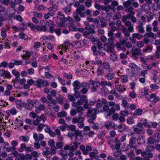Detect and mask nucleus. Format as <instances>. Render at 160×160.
<instances>
[{"instance_id":"nucleus-1","label":"nucleus","mask_w":160,"mask_h":160,"mask_svg":"<svg viewBox=\"0 0 160 160\" xmlns=\"http://www.w3.org/2000/svg\"><path fill=\"white\" fill-rule=\"evenodd\" d=\"M102 110V111L101 110V112H106L105 113V117L107 119L109 118L112 113H114L115 112V110L114 108L112 107L109 109V106L107 105L103 106Z\"/></svg>"},{"instance_id":"nucleus-2","label":"nucleus","mask_w":160,"mask_h":160,"mask_svg":"<svg viewBox=\"0 0 160 160\" xmlns=\"http://www.w3.org/2000/svg\"><path fill=\"white\" fill-rule=\"evenodd\" d=\"M37 103H39V101L37 99L32 100L28 99L25 104V107L27 109L31 110L33 107L36 105Z\"/></svg>"},{"instance_id":"nucleus-3","label":"nucleus","mask_w":160,"mask_h":160,"mask_svg":"<svg viewBox=\"0 0 160 160\" xmlns=\"http://www.w3.org/2000/svg\"><path fill=\"white\" fill-rule=\"evenodd\" d=\"M146 98L147 100L151 101L153 103H155L159 101V98L158 97L156 96V94L155 93H152L150 95L149 94L147 95Z\"/></svg>"},{"instance_id":"nucleus-4","label":"nucleus","mask_w":160,"mask_h":160,"mask_svg":"<svg viewBox=\"0 0 160 160\" xmlns=\"http://www.w3.org/2000/svg\"><path fill=\"white\" fill-rule=\"evenodd\" d=\"M81 86L82 87V89L80 91V92L83 94H86L90 88L89 84L86 82H83L82 83Z\"/></svg>"},{"instance_id":"nucleus-5","label":"nucleus","mask_w":160,"mask_h":160,"mask_svg":"<svg viewBox=\"0 0 160 160\" xmlns=\"http://www.w3.org/2000/svg\"><path fill=\"white\" fill-rule=\"evenodd\" d=\"M35 107V111L37 113H40L41 111L44 110L45 108V106L41 104L40 101L39 103H37Z\"/></svg>"},{"instance_id":"nucleus-6","label":"nucleus","mask_w":160,"mask_h":160,"mask_svg":"<svg viewBox=\"0 0 160 160\" xmlns=\"http://www.w3.org/2000/svg\"><path fill=\"white\" fill-rule=\"evenodd\" d=\"M147 120L145 119H142L141 120V123H138L137 124V127L140 128H143V125L147 128H151V126L148 122H147Z\"/></svg>"},{"instance_id":"nucleus-7","label":"nucleus","mask_w":160,"mask_h":160,"mask_svg":"<svg viewBox=\"0 0 160 160\" xmlns=\"http://www.w3.org/2000/svg\"><path fill=\"white\" fill-rule=\"evenodd\" d=\"M89 83L92 86V87L91 88V90L92 91H96L97 88L100 85V82L98 81H94L93 80H90Z\"/></svg>"},{"instance_id":"nucleus-8","label":"nucleus","mask_w":160,"mask_h":160,"mask_svg":"<svg viewBox=\"0 0 160 160\" xmlns=\"http://www.w3.org/2000/svg\"><path fill=\"white\" fill-rule=\"evenodd\" d=\"M87 20L89 22H93L94 23L95 25L92 24V27L94 28H97L99 25V21L97 19L88 17L87 18Z\"/></svg>"},{"instance_id":"nucleus-9","label":"nucleus","mask_w":160,"mask_h":160,"mask_svg":"<svg viewBox=\"0 0 160 160\" xmlns=\"http://www.w3.org/2000/svg\"><path fill=\"white\" fill-rule=\"evenodd\" d=\"M0 76H4L8 79H10L12 77L11 74L9 71L3 70H0Z\"/></svg>"},{"instance_id":"nucleus-10","label":"nucleus","mask_w":160,"mask_h":160,"mask_svg":"<svg viewBox=\"0 0 160 160\" xmlns=\"http://www.w3.org/2000/svg\"><path fill=\"white\" fill-rule=\"evenodd\" d=\"M82 132L79 130H76L75 131L74 134L75 135L76 140L79 141L82 140Z\"/></svg>"},{"instance_id":"nucleus-11","label":"nucleus","mask_w":160,"mask_h":160,"mask_svg":"<svg viewBox=\"0 0 160 160\" xmlns=\"http://www.w3.org/2000/svg\"><path fill=\"white\" fill-rule=\"evenodd\" d=\"M72 84L74 87V91L78 90L81 88V84L79 81L78 80L74 81Z\"/></svg>"},{"instance_id":"nucleus-12","label":"nucleus","mask_w":160,"mask_h":160,"mask_svg":"<svg viewBox=\"0 0 160 160\" xmlns=\"http://www.w3.org/2000/svg\"><path fill=\"white\" fill-rule=\"evenodd\" d=\"M105 127L108 129L112 128L116 129L114 123L113 122L108 121L105 123Z\"/></svg>"},{"instance_id":"nucleus-13","label":"nucleus","mask_w":160,"mask_h":160,"mask_svg":"<svg viewBox=\"0 0 160 160\" xmlns=\"http://www.w3.org/2000/svg\"><path fill=\"white\" fill-rule=\"evenodd\" d=\"M126 26H128V30L131 32H133L134 31V28L133 25L129 21H128L125 23Z\"/></svg>"},{"instance_id":"nucleus-14","label":"nucleus","mask_w":160,"mask_h":160,"mask_svg":"<svg viewBox=\"0 0 160 160\" xmlns=\"http://www.w3.org/2000/svg\"><path fill=\"white\" fill-rule=\"evenodd\" d=\"M80 143L78 142H72L70 144V150L72 152L76 150Z\"/></svg>"},{"instance_id":"nucleus-15","label":"nucleus","mask_w":160,"mask_h":160,"mask_svg":"<svg viewBox=\"0 0 160 160\" xmlns=\"http://www.w3.org/2000/svg\"><path fill=\"white\" fill-rule=\"evenodd\" d=\"M136 140V138L135 137H132L130 138L129 142V145L130 148H136L135 145Z\"/></svg>"},{"instance_id":"nucleus-16","label":"nucleus","mask_w":160,"mask_h":160,"mask_svg":"<svg viewBox=\"0 0 160 160\" xmlns=\"http://www.w3.org/2000/svg\"><path fill=\"white\" fill-rule=\"evenodd\" d=\"M85 9V6L83 5H81L79 7V8H78L76 9V12L77 13L79 14H83V16H84V12H81V11H84Z\"/></svg>"},{"instance_id":"nucleus-17","label":"nucleus","mask_w":160,"mask_h":160,"mask_svg":"<svg viewBox=\"0 0 160 160\" xmlns=\"http://www.w3.org/2000/svg\"><path fill=\"white\" fill-rule=\"evenodd\" d=\"M47 26L46 24L42 26H37L36 29L39 31H44L45 32H48V29L47 28Z\"/></svg>"},{"instance_id":"nucleus-18","label":"nucleus","mask_w":160,"mask_h":160,"mask_svg":"<svg viewBox=\"0 0 160 160\" xmlns=\"http://www.w3.org/2000/svg\"><path fill=\"white\" fill-rule=\"evenodd\" d=\"M115 75L113 73L110 72L106 74L105 78L107 80H111L114 78Z\"/></svg>"},{"instance_id":"nucleus-19","label":"nucleus","mask_w":160,"mask_h":160,"mask_svg":"<svg viewBox=\"0 0 160 160\" xmlns=\"http://www.w3.org/2000/svg\"><path fill=\"white\" fill-rule=\"evenodd\" d=\"M86 98V96L83 95L80 99L78 100L77 101V103L78 104V106H80V105H82L83 102L85 103L87 102V100L85 99Z\"/></svg>"},{"instance_id":"nucleus-20","label":"nucleus","mask_w":160,"mask_h":160,"mask_svg":"<svg viewBox=\"0 0 160 160\" xmlns=\"http://www.w3.org/2000/svg\"><path fill=\"white\" fill-rule=\"evenodd\" d=\"M101 93L103 96H106L109 94V92L106 87H103L101 88Z\"/></svg>"},{"instance_id":"nucleus-21","label":"nucleus","mask_w":160,"mask_h":160,"mask_svg":"<svg viewBox=\"0 0 160 160\" xmlns=\"http://www.w3.org/2000/svg\"><path fill=\"white\" fill-rule=\"evenodd\" d=\"M144 137L142 135H139L138 137L137 141L138 143L139 144H143L145 142Z\"/></svg>"},{"instance_id":"nucleus-22","label":"nucleus","mask_w":160,"mask_h":160,"mask_svg":"<svg viewBox=\"0 0 160 160\" xmlns=\"http://www.w3.org/2000/svg\"><path fill=\"white\" fill-rule=\"evenodd\" d=\"M64 49L66 51L68 49L72 48L73 47V44L69 42H66L64 43Z\"/></svg>"},{"instance_id":"nucleus-23","label":"nucleus","mask_w":160,"mask_h":160,"mask_svg":"<svg viewBox=\"0 0 160 160\" xmlns=\"http://www.w3.org/2000/svg\"><path fill=\"white\" fill-rule=\"evenodd\" d=\"M57 17L58 19H59L60 21H65L66 20V18H65L64 14L61 12H58Z\"/></svg>"},{"instance_id":"nucleus-24","label":"nucleus","mask_w":160,"mask_h":160,"mask_svg":"<svg viewBox=\"0 0 160 160\" xmlns=\"http://www.w3.org/2000/svg\"><path fill=\"white\" fill-rule=\"evenodd\" d=\"M84 23L86 25V26L84 28L85 30L89 31L90 32H91L92 34L93 33L95 32L94 30L91 28V27L89 25H88L87 22H85Z\"/></svg>"},{"instance_id":"nucleus-25","label":"nucleus","mask_w":160,"mask_h":160,"mask_svg":"<svg viewBox=\"0 0 160 160\" xmlns=\"http://www.w3.org/2000/svg\"><path fill=\"white\" fill-rule=\"evenodd\" d=\"M115 88L116 89L117 91L121 93H122L124 91L126 90V88H124L123 86H122L121 85H116Z\"/></svg>"},{"instance_id":"nucleus-26","label":"nucleus","mask_w":160,"mask_h":160,"mask_svg":"<svg viewBox=\"0 0 160 160\" xmlns=\"http://www.w3.org/2000/svg\"><path fill=\"white\" fill-rule=\"evenodd\" d=\"M133 128L134 131L138 134H139L141 132H143V130L142 129V128H139L137 127V126L134 125L133 126Z\"/></svg>"},{"instance_id":"nucleus-27","label":"nucleus","mask_w":160,"mask_h":160,"mask_svg":"<svg viewBox=\"0 0 160 160\" xmlns=\"http://www.w3.org/2000/svg\"><path fill=\"white\" fill-rule=\"evenodd\" d=\"M20 141L24 142H28L29 140V137L28 135L21 136L19 137Z\"/></svg>"},{"instance_id":"nucleus-28","label":"nucleus","mask_w":160,"mask_h":160,"mask_svg":"<svg viewBox=\"0 0 160 160\" xmlns=\"http://www.w3.org/2000/svg\"><path fill=\"white\" fill-rule=\"evenodd\" d=\"M139 93H141V95L142 96H145L146 97L147 95H148V89L145 88L141 89L139 90Z\"/></svg>"},{"instance_id":"nucleus-29","label":"nucleus","mask_w":160,"mask_h":160,"mask_svg":"<svg viewBox=\"0 0 160 160\" xmlns=\"http://www.w3.org/2000/svg\"><path fill=\"white\" fill-rule=\"evenodd\" d=\"M138 24L137 28L139 32L141 33H144L145 32V30L143 27V23L140 22L138 23Z\"/></svg>"},{"instance_id":"nucleus-30","label":"nucleus","mask_w":160,"mask_h":160,"mask_svg":"<svg viewBox=\"0 0 160 160\" xmlns=\"http://www.w3.org/2000/svg\"><path fill=\"white\" fill-rule=\"evenodd\" d=\"M96 113L95 112H94L92 114V116H88L89 118L88 120V122H89L94 124V120L95 119L96 117Z\"/></svg>"},{"instance_id":"nucleus-31","label":"nucleus","mask_w":160,"mask_h":160,"mask_svg":"<svg viewBox=\"0 0 160 160\" xmlns=\"http://www.w3.org/2000/svg\"><path fill=\"white\" fill-rule=\"evenodd\" d=\"M77 112L79 113V116H81L83 114V108L81 106H78L76 108Z\"/></svg>"},{"instance_id":"nucleus-32","label":"nucleus","mask_w":160,"mask_h":160,"mask_svg":"<svg viewBox=\"0 0 160 160\" xmlns=\"http://www.w3.org/2000/svg\"><path fill=\"white\" fill-rule=\"evenodd\" d=\"M66 128L68 130H71L72 131H74L76 129V127L74 125H68L65 124Z\"/></svg>"},{"instance_id":"nucleus-33","label":"nucleus","mask_w":160,"mask_h":160,"mask_svg":"<svg viewBox=\"0 0 160 160\" xmlns=\"http://www.w3.org/2000/svg\"><path fill=\"white\" fill-rule=\"evenodd\" d=\"M132 54L133 55H137L140 52V49L137 48L133 46L132 48Z\"/></svg>"},{"instance_id":"nucleus-34","label":"nucleus","mask_w":160,"mask_h":160,"mask_svg":"<svg viewBox=\"0 0 160 160\" xmlns=\"http://www.w3.org/2000/svg\"><path fill=\"white\" fill-rule=\"evenodd\" d=\"M83 118V117L78 115V118H75L72 119V122L74 124L77 123H78L80 121H82Z\"/></svg>"},{"instance_id":"nucleus-35","label":"nucleus","mask_w":160,"mask_h":160,"mask_svg":"<svg viewBox=\"0 0 160 160\" xmlns=\"http://www.w3.org/2000/svg\"><path fill=\"white\" fill-rule=\"evenodd\" d=\"M0 35L3 38L7 37V34L6 32L7 31V29L4 28H2L0 29Z\"/></svg>"},{"instance_id":"nucleus-36","label":"nucleus","mask_w":160,"mask_h":160,"mask_svg":"<svg viewBox=\"0 0 160 160\" xmlns=\"http://www.w3.org/2000/svg\"><path fill=\"white\" fill-rule=\"evenodd\" d=\"M58 6L56 4L52 5L51 7L49 8H48V10L49 12L52 11L53 12H56L58 10Z\"/></svg>"},{"instance_id":"nucleus-37","label":"nucleus","mask_w":160,"mask_h":160,"mask_svg":"<svg viewBox=\"0 0 160 160\" xmlns=\"http://www.w3.org/2000/svg\"><path fill=\"white\" fill-rule=\"evenodd\" d=\"M142 111L141 109H138L134 111L133 116V117H135L137 116L140 115L142 114Z\"/></svg>"},{"instance_id":"nucleus-38","label":"nucleus","mask_w":160,"mask_h":160,"mask_svg":"<svg viewBox=\"0 0 160 160\" xmlns=\"http://www.w3.org/2000/svg\"><path fill=\"white\" fill-rule=\"evenodd\" d=\"M146 35H148V37H150L153 39H156L157 37V35L154 33L152 32H150L148 33H146L144 36L145 37Z\"/></svg>"},{"instance_id":"nucleus-39","label":"nucleus","mask_w":160,"mask_h":160,"mask_svg":"<svg viewBox=\"0 0 160 160\" xmlns=\"http://www.w3.org/2000/svg\"><path fill=\"white\" fill-rule=\"evenodd\" d=\"M152 73L153 75V79L154 82H156L158 78V76L157 75L158 72L157 71L154 70L152 71Z\"/></svg>"},{"instance_id":"nucleus-40","label":"nucleus","mask_w":160,"mask_h":160,"mask_svg":"<svg viewBox=\"0 0 160 160\" xmlns=\"http://www.w3.org/2000/svg\"><path fill=\"white\" fill-rule=\"evenodd\" d=\"M67 115V112L63 110L61 112L58 113L57 114V116L58 118L65 117Z\"/></svg>"},{"instance_id":"nucleus-41","label":"nucleus","mask_w":160,"mask_h":160,"mask_svg":"<svg viewBox=\"0 0 160 160\" xmlns=\"http://www.w3.org/2000/svg\"><path fill=\"white\" fill-rule=\"evenodd\" d=\"M110 58L111 60L113 61H117L118 58V56L114 53H112L110 55Z\"/></svg>"},{"instance_id":"nucleus-42","label":"nucleus","mask_w":160,"mask_h":160,"mask_svg":"<svg viewBox=\"0 0 160 160\" xmlns=\"http://www.w3.org/2000/svg\"><path fill=\"white\" fill-rule=\"evenodd\" d=\"M69 24L68 26L70 31L72 32H75L77 31V28L72 23H69Z\"/></svg>"},{"instance_id":"nucleus-43","label":"nucleus","mask_w":160,"mask_h":160,"mask_svg":"<svg viewBox=\"0 0 160 160\" xmlns=\"http://www.w3.org/2000/svg\"><path fill=\"white\" fill-rule=\"evenodd\" d=\"M27 147L25 143H21L20 145V147L18 149L19 151L21 152H23L24 150H26Z\"/></svg>"},{"instance_id":"nucleus-44","label":"nucleus","mask_w":160,"mask_h":160,"mask_svg":"<svg viewBox=\"0 0 160 160\" xmlns=\"http://www.w3.org/2000/svg\"><path fill=\"white\" fill-rule=\"evenodd\" d=\"M132 36L133 38H136L138 39L139 40L143 37V36L138 33H133L132 35Z\"/></svg>"},{"instance_id":"nucleus-45","label":"nucleus","mask_w":160,"mask_h":160,"mask_svg":"<svg viewBox=\"0 0 160 160\" xmlns=\"http://www.w3.org/2000/svg\"><path fill=\"white\" fill-rule=\"evenodd\" d=\"M105 52L103 48H100L98 50V54L99 53V54L102 56H103L105 55Z\"/></svg>"},{"instance_id":"nucleus-46","label":"nucleus","mask_w":160,"mask_h":160,"mask_svg":"<svg viewBox=\"0 0 160 160\" xmlns=\"http://www.w3.org/2000/svg\"><path fill=\"white\" fill-rule=\"evenodd\" d=\"M15 124L17 127H19L22 126V121L21 120H18L17 118L15 122Z\"/></svg>"},{"instance_id":"nucleus-47","label":"nucleus","mask_w":160,"mask_h":160,"mask_svg":"<svg viewBox=\"0 0 160 160\" xmlns=\"http://www.w3.org/2000/svg\"><path fill=\"white\" fill-rule=\"evenodd\" d=\"M114 37H109L108 39V42L107 43L106 45H110L113 46L114 43Z\"/></svg>"},{"instance_id":"nucleus-48","label":"nucleus","mask_w":160,"mask_h":160,"mask_svg":"<svg viewBox=\"0 0 160 160\" xmlns=\"http://www.w3.org/2000/svg\"><path fill=\"white\" fill-rule=\"evenodd\" d=\"M38 126L37 127V131H42V129L45 127H47V125L46 124H44L42 123L39 124L38 125Z\"/></svg>"},{"instance_id":"nucleus-49","label":"nucleus","mask_w":160,"mask_h":160,"mask_svg":"<svg viewBox=\"0 0 160 160\" xmlns=\"http://www.w3.org/2000/svg\"><path fill=\"white\" fill-rule=\"evenodd\" d=\"M59 154L64 159H65L68 158V155L67 153L62 151H59Z\"/></svg>"},{"instance_id":"nucleus-50","label":"nucleus","mask_w":160,"mask_h":160,"mask_svg":"<svg viewBox=\"0 0 160 160\" xmlns=\"http://www.w3.org/2000/svg\"><path fill=\"white\" fill-rule=\"evenodd\" d=\"M49 150V149L48 148H45L43 151V152L42 153V155L43 156L48 155L49 153H50Z\"/></svg>"},{"instance_id":"nucleus-51","label":"nucleus","mask_w":160,"mask_h":160,"mask_svg":"<svg viewBox=\"0 0 160 160\" xmlns=\"http://www.w3.org/2000/svg\"><path fill=\"white\" fill-rule=\"evenodd\" d=\"M36 118V120L33 121V123L35 125H37L39 124H40L39 122L41 120L39 116H38Z\"/></svg>"},{"instance_id":"nucleus-52","label":"nucleus","mask_w":160,"mask_h":160,"mask_svg":"<svg viewBox=\"0 0 160 160\" xmlns=\"http://www.w3.org/2000/svg\"><path fill=\"white\" fill-rule=\"evenodd\" d=\"M153 155L151 152H148L143 158V160H149L150 158L152 157Z\"/></svg>"},{"instance_id":"nucleus-53","label":"nucleus","mask_w":160,"mask_h":160,"mask_svg":"<svg viewBox=\"0 0 160 160\" xmlns=\"http://www.w3.org/2000/svg\"><path fill=\"white\" fill-rule=\"evenodd\" d=\"M54 15V13L49 12L48 13H46L44 15V18L45 19H48L51 17H52Z\"/></svg>"},{"instance_id":"nucleus-54","label":"nucleus","mask_w":160,"mask_h":160,"mask_svg":"<svg viewBox=\"0 0 160 160\" xmlns=\"http://www.w3.org/2000/svg\"><path fill=\"white\" fill-rule=\"evenodd\" d=\"M131 1L128 0L124 2H123V4L124 7L126 8L129 7L131 5Z\"/></svg>"},{"instance_id":"nucleus-55","label":"nucleus","mask_w":160,"mask_h":160,"mask_svg":"<svg viewBox=\"0 0 160 160\" xmlns=\"http://www.w3.org/2000/svg\"><path fill=\"white\" fill-rule=\"evenodd\" d=\"M41 79H39L35 82L34 84L38 88H41Z\"/></svg>"},{"instance_id":"nucleus-56","label":"nucleus","mask_w":160,"mask_h":160,"mask_svg":"<svg viewBox=\"0 0 160 160\" xmlns=\"http://www.w3.org/2000/svg\"><path fill=\"white\" fill-rule=\"evenodd\" d=\"M41 88L42 87H46L49 85V83L47 80H43L41 79Z\"/></svg>"},{"instance_id":"nucleus-57","label":"nucleus","mask_w":160,"mask_h":160,"mask_svg":"<svg viewBox=\"0 0 160 160\" xmlns=\"http://www.w3.org/2000/svg\"><path fill=\"white\" fill-rule=\"evenodd\" d=\"M30 56V53L29 51H27L25 54L22 56V58L25 60L26 58H28Z\"/></svg>"},{"instance_id":"nucleus-58","label":"nucleus","mask_w":160,"mask_h":160,"mask_svg":"<svg viewBox=\"0 0 160 160\" xmlns=\"http://www.w3.org/2000/svg\"><path fill=\"white\" fill-rule=\"evenodd\" d=\"M118 129V131L119 132H122L125 130V128L123 127L122 124L119 125L117 127Z\"/></svg>"},{"instance_id":"nucleus-59","label":"nucleus","mask_w":160,"mask_h":160,"mask_svg":"<svg viewBox=\"0 0 160 160\" xmlns=\"http://www.w3.org/2000/svg\"><path fill=\"white\" fill-rule=\"evenodd\" d=\"M121 79L122 82H126L128 80V77L127 75H123L122 76H121Z\"/></svg>"},{"instance_id":"nucleus-60","label":"nucleus","mask_w":160,"mask_h":160,"mask_svg":"<svg viewBox=\"0 0 160 160\" xmlns=\"http://www.w3.org/2000/svg\"><path fill=\"white\" fill-rule=\"evenodd\" d=\"M85 120V119L84 118H83L82 121H80L78 123V127L82 128L84 127V121Z\"/></svg>"},{"instance_id":"nucleus-61","label":"nucleus","mask_w":160,"mask_h":160,"mask_svg":"<svg viewBox=\"0 0 160 160\" xmlns=\"http://www.w3.org/2000/svg\"><path fill=\"white\" fill-rule=\"evenodd\" d=\"M108 45V46L107 49V51L108 52H112L114 50V45L111 46L110 45Z\"/></svg>"},{"instance_id":"nucleus-62","label":"nucleus","mask_w":160,"mask_h":160,"mask_svg":"<svg viewBox=\"0 0 160 160\" xmlns=\"http://www.w3.org/2000/svg\"><path fill=\"white\" fill-rule=\"evenodd\" d=\"M77 113V111L76 109H75L73 108H72L70 112V113L71 116H74Z\"/></svg>"},{"instance_id":"nucleus-63","label":"nucleus","mask_w":160,"mask_h":160,"mask_svg":"<svg viewBox=\"0 0 160 160\" xmlns=\"http://www.w3.org/2000/svg\"><path fill=\"white\" fill-rule=\"evenodd\" d=\"M104 72V70L103 69L100 68H99L97 71V73L98 75H102Z\"/></svg>"},{"instance_id":"nucleus-64","label":"nucleus","mask_w":160,"mask_h":160,"mask_svg":"<svg viewBox=\"0 0 160 160\" xmlns=\"http://www.w3.org/2000/svg\"><path fill=\"white\" fill-rule=\"evenodd\" d=\"M122 106L124 107L125 108H129V105L127 101L126 100H122Z\"/></svg>"}]
</instances>
